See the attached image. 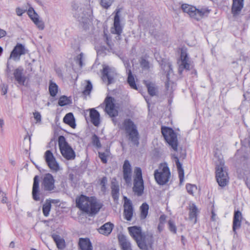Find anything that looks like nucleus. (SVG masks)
Segmentation results:
<instances>
[{"instance_id":"nucleus-1","label":"nucleus","mask_w":250,"mask_h":250,"mask_svg":"<svg viewBox=\"0 0 250 250\" xmlns=\"http://www.w3.org/2000/svg\"><path fill=\"white\" fill-rule=\"evenodd\" d=\"M76 206L81 210L92 216L99 212L103 204L94 197H88L83 195L76 199Z\"/></svg>"},{"instance_id":"nucleus-2","label":"nucleus","mask_w":250,"mask_h":250,"mask_svg":"<svg viewBox=\"0 0 250 250\" xmlns=\"http://www.w3.org/2000/svg\"><path fill=\"white\" fill-rule=\"evenodd\" d=\"M128 230L130 235L135 240L140 249L146 250L147 249L148 246L151 247L153 243L152 236L147 237L142 233L141 227H130L128 228Z\"/></svg>"},{"instance_id":"nucleus-3","label":"nucleus","mask_w":250,"mask_h":250,"mask_svg":"<svg viewBox=\"0 0 250 250\" xmlns=\"http://www.w3.org/2000/svg\"><path fill=\"white\" fill-rule=\"evenodd\" d=\"M124 130L126 134L128 140L131 143L138 146L139 145L140 135L137 125L130 119H125L122 123L120 127Z\"/></svg>"},{"instance_id":"nucleus-4","label":"nucleus","mask_w":250,"mask_h":250,"mask_svg":"<svg viewBox=\"0 0 250 250\" xmlns=\"http://www.w3.org/2000/svg\"><path fill=\"white\" fill-rule=\"evenodd\" d=\"M154 178L158 184L166 185L169 181L170 176L169 169L166 163L161 164L159 168L154 171Z\"/></svg>"},{"instance_id":"nucleus-5","label":"nucleus","mask_w":250,"mask_h":250,"mask_svg":"<svg viewBox=\"0 0 250 250\" xmlns=\"http://www.w3.org/2000/svg\"><path fill=\"white\" fill-rule=\"evenodd\" d=\"M181 8L184 12L187 13L191 18L197 21L200 20L205 15L210 12V10L207 8H202L200 9H197L191 5L183 4Z\"/></svg>"},{"instance_id":"nucleus-6","label":"nucleus","mask_w":250,"mask_h":250,"mask_svg":"<svg viewBox=\"0 0 250 250\" xmlns=\"http://www.w3.org/2000/svg\"><path fill=\"white\" fill-rule=\"evenodd\" d=\"M58 144L62 156L67 160H74L76 157L75 152L71 146L66 142L63 136H60Z\"/></svg>"},{"instance_id":"nucleus-7","label":"nucleus","mask_w":250,"mask_h":250,"mask_svg":"<svg viewBox=\"0 0 250 250\" xmlns=\"http://www.w3.org/2000/svg\"><path fill=\"white\" fill-rule=\"evenodd\" d=\"M216 179L218 185L225 187L229 182V176L224 162L221 161L216 167Z\"/></svg>"},{"instance_id":"nucleus-8","label":"nucleus","mask_w":250,"mask_h":250,"mask_svg":"<svg viewBox=\"0 0 250 250\" xmlns=\"http://www.w3.org/2000/svg\"><path fill=\"white\" fill-rule=\"evenodd\" d=\"M161 130L166 142L175 151H177L178 143L176 133L172 128L168 127H162Z\"/></svg>"},{"instance_id":"nucleus-9","label":"nucleus","mask_w":250,"mask_h":250,"mask_svg":"<svg viewBox=\"0 0 250 250\" xmlns=\"http://www.w3.org/2000/svg\"><path fill=\"white\" fill-rule=\"evenodd\" d=\"M134 173L135 175L134 178L133 191L138 196H141L143 193L144 189L141 168L139 167H135Z\"/></svg>"},{"instance_id":"nucleus-10","label":"nucleus","mask_w":250,"mask_h":250,"mask_svg":"<svg viewBox=\"0 0 250 250\" xmlns=\"http://www.w3.org/2000/svg\"><path fill=\"white\" fill-rule=\"evenodd\" d=\"M103 68L101 71L102 79L104 82H107V85L114 82V78L117 75L116 70L114 68L110 67L106 65H103Z\"/></svg>"},{"instance_id":"nucleus-11","label":"nucleus","mask_w":250,"mask_h":250,"mask_svg":"<svg viewBox=\"0 0 250 250\" xmlns=\"http://www.w3.org/2000/svg\"><path fill=\"white\" fill-rule=\"evenodd\" d=\"M42 187L44 191L54 192L56 188L55 186V179L50 173L45 174L42 182Z\"/></svg>"},{"instance_id":"nucleus-12","label":"nucleus","mask_w":250,"mask_h":250,"mask_svg":"<svg viewBox=\"0 0 250 250\" xmlns=\"http://www.w3.org/2000/svg\"><path fill=\"white\" fill-rule=\"evenodd\" d=\"M120 13V8L116 9L114 12L113 27L111 31L112 33L117 34L118 36H121L123 28V25L121 23Z\"/></svg>"},{"instance_id":"nucleus-13","label":"nucleus","mask_w":250,"mask_h":250,"mask_svg":"<svg viewBox=\"0 0 250 250\" xmlns=\"http://www.w3.org/2000/svg\"><path fill=\"white\" fill-rule=\"evenodd\" d=\"M27 51L24 45L18 43L11 52L9 59H12L15 61H18L20 60L21 56L25 54Z\"/></svg>"},{"instance_id":"nucleus-14","label":"nucleus","mask_w":250,"mask_h":250,"mask_svg":"<svg viewBox=\"0 0 250 250\" xmlns=\"http://www.w3.org/2000/svg\"><path fill=\"white\" fill-rule=\"evenodd\" d=\"M124 216L125 219L131 221L133 214V208L131 201L126 197H124Z\"/></svg>"},{"instance_id":"nucleus-15","label":"nucleus","mask_w":250,"mask_h":250,"mask_svg":"<svg viewBox=\"0 0 250 250\" xmlns=\"http://www.w3.org/2000/svg\"><path fill=\"white\" fill-rule=\"evenodd\" d=\"M104 102L105 103V112L110 117L117 116L118 112L115 109L114 99L111 97H107L104 100Z\"/></svg>"},{"instance_id":"nucleus-16","label":"nucleus","mask_w":250,"mask_h":250,"mask_svg":"<svg viewBox=\"0 0 250 250\" xmlns=\"http://www.w3.org/2000/svg\"><path fill=\"white\" fill-rule=\"evenodd\" d=\"M180 59L181 63L179 65L178 71L179 73L181 74L184 69H186L187 70H190V65L188 63L189 59L188 56V54L186 51L183 50H182L181 51Z\"/></svg>"},{"instance_id":"nucleus-17","label":"nucleus","mask_w":250,"mask_h":250,"mask_svg":"<svg viewBox=\"0 0 250 250\" xmlns=\"http://www.w3.org/2000/svg\"><path fill=\"white\" fill-rule=\"evenodd\" d=\"M123 178L127 185L131 184V167L128 160H125L123 166Z\"/></svg>"},{"instance_id":"nucleus-18","label":"nucleus","mask_w":250,"mask_h":250,"mask_svg":"<svg viewBox=\"0 0 250 250\" xmlns=\"http://www.w3.org/2000/svg\"><path fill=\"white\" fill-rule=\"evenodd\" d=\"M32 193L33 198L35 201H39L40 200L39 177L38 175L35 176L34 178Z\"/></svg>"},{"instance_id":"nucleus-19","label":"nucleus","mask_w":250,"mask_h":250,"mask_svg":"<svg viewBox=\"0 0 250 250\" xmlns=\"http://www.w3.org/2000/svg\"><path fill=\"white\" fill-rule=\"evenodd\" d=\"M242 216L241 212L239 211H235L233 216L232 229L235 234H236V229H239L241 226Z\"/></svg>"},{"instance_id":"nucleus-20","label":"nucleus","mask_w":250,"mask_h":250,"mask_svg":"<svg viewBox=\"0 0 250 250\" xmlns=\"http://www.w3.org/2000/svg\"><path fill=\"white\" fill-rule=\"evenodd\" d=\"M73 14L75 18L77 19L80 22L85 24L88 22V15L83 9H80L79 11L73 13Z\"/></svg>"},{"instance_id":"nucleus-21","label":"nucleus","mask_w":250,"mask_h":250,"mask_svg":"<svg viewBox=\"0 0 250 250\" xmlns=\"http://www.w3.org/2000/svg\"><path fill=\"white\" fill-rule=\"evenodd\" d=\"M118 239L122 250H132L130 241L125 235H120Z\"/></svg>"},{"instance_id":"nucleus-22","label":"nucleus","mask_w":250,"mask_h":250,"mask_svg":"<svg viewBox=\"0 0 250 250\" xmlns=\"http://www.w3.org/2000/svg\"><path fill=\"white\" fill-rule=\"evenodd\" d=\"M244 0H233L231 12L234 16L239 14L243 7Z\"/></svg>"},{"instance_id":"nucleus-23","label":"nucleus","mask_w":250,"mask_h":250,"mask_svg":"<svg viewBox=\"0 0 250 250\" xmlns=\"http://www.w3.org/2000/svg\"><path fill=\"white\" fill-rule=\"evenodd\" d=\"M23 69L18 68L14 72V76L15 80L20 84L24 85L26 80V77L23 75Z\"/></svg>"},{"instance_id":"nucleus-24","label":"nucleus","mask_w":250,"mask_h":250,"mask_svg":"<svg viewBox=\"0 0 250 250\" xmlns=\"http://www.w3.org/2000/svg\"><path fill=\"white\" fill-rule=\"evenodd\" d=\"M79 247L80 250H93L92 244L88 238H80Z\"/></svg>"},{"instance_id":"nucleus-25","label":"nucleus","mask_w":250,"mask_h":250,"mask_svg":"<svg viewBox=\"0 0 250 250\" xmlns=\"http://www.w3.org/2000/svg\"><path fill=\"white\" fill-rule=\"evenodd\" d=\"M114 225L110 222H107L102 225L99 229V232L104 235H108L111 232Z\"/></svg>"},{"instance_id":"nucleus-26","label":"nucleus","mask_w":250,"mask_h":250,"mask_svg":"<svg viewBox=\"0 0 250 250\" xmlns=\"http://www.w3.org/2000/svg\"><path fill=\"white\" fill-rule=\"evenodd\" d=\"M189 218L190 220H193L195 224L197 222V216L199 213L198 209L195 204L192 203L189 205Z\"/></svg>"},{"instance_id":"nucleus-27","label":"nucleus","mask_w":250,"mask_h":250,"mask_svg":"<svg viewBox=\"0 0 250 250\" xmlns=\"http://www.w3.org/2000/svg\"><path fill=\"white\" fill-rule=\"evenodd\" d=\"M91 122L96 126L100 124V114L96 109L92 108L90 110Z\"/></svg>"},{"instance_id":"nucleus-28","label":"nucleus","mask_w":250,"mask_h":250,"mask_svg":"<svg viewBox=\"0 0 250 250\" xmlns=\"http://www.w3.org/2000/svg\"><path fill=\"white\" fill-rule=\"evenodd\" d=\"M114 180V181H112L111 182V194L113 200L117 201L119 196V186L116 182V179Z\"/></svg>"},{"instance_id":"nucleus-29","label":"nucleus","mask_w":250,"mask_h":250,"mask_svg":"<svg viewBox=\"0 0 250 250\" xmlns=\"http://www.w3.org/2000/svg\"><path fill=\"white\" fill-rule=\"evenodd\" d=\"M63 121L72 128L76 127L75 119L72 113L70 112L66 114L63 119Z\"/></svg>"},{"instance_id":"nucleus-30","label":"nucleus","mask_w":250,"mask_h":250,"mask_svg":"<svg viewBox=\"0 0 250 250\" xmlns=\"http://www.w3.org/2000/svg\"><path fill=\"white\" fill-rule=\"evenodd\" d=\"M144 83L146 85L148 92L150 96L156 95L158 88L155 83L148 81H144Z\"/></svg>"},{"instance_id":"nucleus-31","label":"nucleus","mask_w":250,"mask_h":250,"mask_svg":"<svg viewBox=\"0 0 250 250\" xmlns=\"http://www.w3.org/2000/svg\"><path fill=\"white\" fill-rule=\"evenodd\" d=\"M174 161L175 162L176 165L177 166V170L178 171L179 173V177L180 179V183H182L184 180V169L182 167V164L179 162V160L177 156H173Z\"/></svg>"},{"instance_id":"nucleus-32","label":"nucleus","mask_w":250,"mask_h":250,"mask_svg":"<svg viewBox=\"0 0 250 250\" xmlns=\"http://www.w3.org/2000/svg\"><path fill=\"white\" fill-rule=\"evenodd\" d=\"M52 237L56 244L57 247L59 249L62 250L65 247L64 240L61 237L56 234H52Z\"/></svg>"},{"instance_id":"nucleus-33","label":"nucleus","mask_w":250,"mask_h":250,"mask_svg":"<svg viewBox=\"0 0 250 250\" xmlns=\"http://www.w3.org/2000/svg\"><path fill=\"white\" fill-rule=\"evenodd\" d=\"M126 73L128 75L127 80V83L131 88L137 90L138 88L135 83L134 77L132 73L131 69L127 68L126 69Z\"/></svg>"},{"instance_id":"nucleus-34","label":"nucleus","mask_w":250,"mask_h":250,"mask_svg":"<svg viewBox=\"0 0 250 250\" xmlns=\"http://www.w3.org/2000/svg\"><path fill=\"white\" fill-rule=\"evenodd\" d=\"M161 67L166 73H167V79H168V75H169V73L171 71H172L171 64L167 61H162Z\"/></svg>"},{"instance_id":"nucleus-35","label":"nucleus","mask_w":250,"mask_h":250,"mask_svg":"<svg viewBox=\"0 0 250 250\" xmlns=\"http://www.w3.org/2000/svg\"><path fill=\"white\" fill-rule=\"evenodd\" d=\"M31 20L40 30H42L44 28V22L42 21L39 19L38 15H37L33 18L32 17Z\"/></svg>"},{"instance_id":"nucleus-36","label":"nucleus","mask_w":250,"mask_h":250,"mask_svg":"<svg viewBox=\"0 0 250 250\" xmlns=\"http://www.w3.org/2000/svg\"><path fill=\"white\" fill-rule=\"evenodd\" d=\"M148 205L146 203H144L140 207L141 219H145L146 218L148 213Z\"/></svg>"},{"instance_id":"nucleus-37","label":"nucleus","mask_w":250,"mask_h":250,"mask_svg":"<svg viewBox=\"0 0 250 250\" xmlns=\"http://www.w3.org/2000/svg\"><path fill=\"white\" fill-rule=\"evenodd\" d=\"M51 208V205L50 202L48 203L45 201L44 204L42 205V212L44 216L47 217L49 215V213Z\"/></svg>"},{"instance_id":"nucleus-38","label":"nucleus","mask_w":250,"mask_h":250,"mask_svg":"<svg viewBox=\"0 0 250 250\" xmlns=\"http://www.w3.org/2000/svg\"><path fill=\"white\" fill-rule=\"evenodd\" d=\"M71 103V100L69 98L66 96H62L59 100L58 104L61 106H63L70 104Z\"/></svg>"},{"instance_id":"nucleus-39","label":"nucleus","mask_w":250,"mask_h":250,"mask_svg":"<svg viewBox=\"0 0 250 250\" xmlns=\"http://www.w3.org/2000/svg\"><path fill=\"white\" fill-rule=\"evenodd\" d=\"M58 86L55 83H51L49 86L50 94L52 97H55L58 92Z\"/></svg>"},{"instance_id":"nucleus-40","label":"nucleus","mask_w":250,"mask_h":250,"mask_svg":"<svg viewBox=\"0 0 250 250\" xmlns=\"http://www.w3.org/2000/svg\"><path fill=\"white\" fill-rule=\"evenodd\" d=\"M49 167L53 171H57L59 170L60 167L59 164L56 161V159H54V160H52L51 161L49 162V164H47Z\"/></svg>"},{"instance_id":"nucleus-41","label":"nucleus","mask_w":250,"mask_h":250,"mask_svg":"<svg viewBox=\"0 0 250 250\" xmlns=\"http://www.w3.org/2000/svg\"><path fill=\"white\" fill-rule=\"evenodd\" d=\"M44 159L46 164H49V162L51 161L52 160H54L55 158L51 151L48 150L45 152Z\"/></svg>"},{"instance_id":"nucleus-42","label":"nucleus","mask_w":250,"mask_h":250,"mask_svg":"<svg viewBox=\"0 0 250 250\" xmlns=\"http://www.w3.org/2000/svg\"><path fill=\"white\" fill-rule=\"evenodd\" d=\"M86 85L84 87V89L83 91V93L84 95H88L90 94L92 89V84L90 81H86Z\"/></svg>"},{"instance_id":"nucleus-43","label":"nucleus","mask_w":250,"mask_h":250,"mask_svg":"<svg viewBox=\"0 0 250 250\" xmlns=\"http://www.w3.org/2000/svg\"><path fill=\"white\" fill-rule=\"evenodd\" d=\"M92 143L93 146L97 148H101L102 146L99 137L96 134H94L92 137Z\"/></svg>"},{"instance_id":"nucleus-44","label":"nucleus","mask_w":250,"mask_h":250,"mask_svg":"<svg viewBox=\"0 0 250 250\" xmlns=\"http://www.w3.org/2000/svg\"><path fill=\"white\" fill-rule=\"evenodd\" d=\"M113 1L114 0H101L100 3L103 7L107 9L111 6Z\"/></svg>"},{"instance_id":"nucleus-45","label":"nucleus","mask_w":250,"mask_h":250,"mask_svg":"<svg viewBox=\"0 0 250 250\" xmlns=\"http://www.w3.org/2000/svg\"><path fill=\"white\" fill-rule=\"evenodd\" d=\"M186 189L189 194L193 195L194 192L197 189V187L194 185L188 184L186 185Z\"/></svg>"},{"instance_id":"nucleus-46","label":"nucleus","mask_w":250,"mask_h":250,"mask_svg":"<svg viewBox=\"0 0 250 250\" xmlns=\"http://www.w3.org/2000/svg\"><path fill=\"white\" fill-rule=\"evenodd\" d=\"M169 230L174 233H176L177 229L174 222L172 220H169L168 222Z\"/></svg>"},{"instance_id":"nucleus-47","label":"nucleus","mask_w":250,"mask_h":250,"mask_svg":"<svg viewBox=\"0 0 250 250\" xmlns=\"http://www.w3.org/2000/svg\"><path fill=\"white\" fill-rule=\"evenodd\" d=\"M107 182V179L106 177H103L100 182V185L101 186V190L103 191H104L106 190V184Z\"/></svg>"},{"instance_id":"nucleus-48","label":"nucleus","mask_w":250,"mask_h":250,"mask_svg":"<svg viewBox=\"0 0 250 250\" xmlns=\"http://www.w3.org/2000/svg\"><path fill=\"white\" fill-rule=\"evenodd\" d=\"M140 65L141 67L144 69H147L149 67L148 62L145 59H142L140 62Z\"/></svg>"},{"instance_id":"nucleus-49","label":"nucleus","mask_w":250,"mask_h":250,"mask_svg":"<svg viewBox=\"0 0 250 250\" xmlns=\"http://www.w3.org/2000/svg\"><path fill=\"white\" fill-rule=\"evenodd\" d=\"M99 157L103 163H107V157L108 156L104 152H99Z\"/></svg>"},{"instance_id":"nucleus-50","label":"nucleus","mask_w":250,"mask_h":250,"mask_svg":"<svg viewBox=\"0 0 250 250\" xmlns=\"http://www.w3.org/2000/svg\"><path fill=\"white\" fill-rule=\"evenodd\" d=\"M27 14H28V16H29V17L31 18V19H32V17L33 18L34 16L38 15L37 13L34 10V8L32 7H30L28 9V10L27 11Z\"/></svg>"},{"instance_id":"nucleus-51","label":"nucleus","mask_w":250,"mask_h":250,"mask_svg":"<svg viewBox=\"0 0 250 250\" xmlns=\"http://www.w3.org/2000/svg\"><path fill=\"white\" fill-rule=\"evenodd\" d=\"M33 115L35 119L37 122H41V115L39 112H35L33 113Z\"/></svg>"},{"instance_id":"nucleus-52","label":"nucleus","mask_w":250,"mask_h":250,"mask_svg":"<svg viewBox=\"0 0 250 250\" xmlns=\"http://www.w3.org/2000/svg\"><path fill=\"white\" fill-rule=\"evenodd\" d=\"M26 10H23L20 7H17L16 9V12L18 16H21Z\"/></svg>"},{"instance_id":"nucleus-53","label":"nucleus","mask_w":250,"mask_h":250,"mask_svg":"<svg viewBox=\"0 0 250 250\" xmlns=\"http://www.w3.org/2000/svg\"><path fill=\"white\" fill-rule=\"evenodd\" d=\"M83 54L81 53L78 57V63L80 67H82V66L83 65Z\"/></svg>"},{"instance_id":"nucleus-54","label":"nucleus","mask_w":250,"mask_h":250,"mask_svg":"<svg viewBox=\"0 0 250 250\" xmlns=\"http://www.w3.org/2000/svg\"><path fill=\"white\" fill-rule=\"evenodd\" d=\"M72 7L74 13L79 11L80 9H82V7H80L79 5L76 3H74L72 5Z\"/></svg>"},{"instance_id":"nucleus-55","label":"nucleus","mask_w":250,"mask_h":250,"mask_svg":"<svg viewBox=\"0 0 250 250\" xmlns=\"http://www.w3.org/2000/svg\"><path fill=\"white\" fill-rule=\"evenodd\" d=\"M46 201L48 203L50 202V204L51 205V204H58L60 202V200L59 199H46Z\"/></svg>"},{"instance_id":"nucleus-56","label":"nucleus","mask_w":250,"mask_h":250,"mask_svg":"<svg viewBox=\"0 0 250 250\" xmlns=\"http://www.w3.org/2000/svg\"><path fill=\"white\" fill-rule=\"evenodd\" d=\"M1 197H2V199H1V203H3V204L6 203L7 201V198L6 197V193H4V194H3L1 196Z\"/></svg>"},{"instance_id":"nucleus-57","label":"nucleus","mask_w":250,"mask_h":250,"mask_svg":"<svg viewBox=\"0 0 250 250\" xmlns=\"http://www.w3.org/2000/svg\"><path fill=\"white\" fill-rule=\"evenodd\" d=\"M1 91L2 93V95H5L7 92V86L3 85L1 87Z\"/></svg>"},{"instance_id":"nucleus-58","label":"nucleus","mask_w":250,"mask_h":250,"mask_svg":"<svg viewBox=\"0 0 250 250\" xmlns=\"http://www.w3.org/2000/svg\"><path fill=\"white\" fill-rule=\"evenodd\" d=\"M166 219V216L165 215H162L160 216L159 221L160 223H163L165 222Z\"/></svg>"},{"instance_id":"nucleus-59","label":"nucleus","mask_w":250,"mask_h":250,"mask_svg":"<svg viewBox=\"0 0 250 250\" xmlns=\"http://www.w3.org/2000/svg\"><path fill=\"white\" fill-rule=\"evenodd\" d=\"M6 34V32L5 30L0 29V38L5 36Z\"/></svg>"},{"instance_id":"nucleus-60","label":"nucleus","mask_w":250,"mask_h":250,"mask_svg":"<svg viewBox=\"0 0 250 250\" xmlns=\"http://www.w3.org/2000/svg\"><path fill=\"white\" fill-rule=\"evenodd\" d=\"M169 85H170V83H169V78H168V79H167V81L165 83V86L167 90H170V91H171L172 90L171 89H169Z\"/></svg>"},{"instance_id":"nucleus-61","label":"nucleus","mask_w":250,"mask_h":250,"mask_svg":"<svg viewBox=\"0 0 250 250\" xmlns=\"http://www.w3.org/2000/svg\"><path fill=\"white\" fill-rule=\"evenodd\" d=\"M164 228V224L159 223L158 229H159V231H161Z\"/></svg>"},{"instance_id":"nucleus-62","label":"nucleus","mask_w":250,"mask_h":250,"mask_svg":"<svg viewBox=\"0 0 250 250\" xmlns=\"http://www.w3.org/2000/svg\"><path fill=\"white\" fill-rule=\"evenodd\" d=\"M215 216H216V214H215L214 212L212 210L211 211V219L212 221H215Z\"/></svg>"},{"instance_id":"nucleus-63","label":"nucleus","mask_w":250,"mask_h":250,"mask_svg":"<svg viewBox=\"0 0 250 250\" xmlns=\"http://www.w3.org/2000/svg\"><path fill=\"white\" fill-rule=\"evenodd\" d=\"M107 156L110 155V149L108 148H106L104 152Z\"/></svg>"},{"instance_id":"nucleus-64","label":"nucleus","mask_w":250,"mask_h":250,"mask_svg":"<svg viewBox=\"0 0 250 250\" xmlns=\"http://www.w3.org/2000/svg\"><path fill=\"white\" fill-rule=\"evenodd\" d=\"M6 73H7V75L8 77H9L8 76V74L10 72V68H9V64L7 63V68H6Z\"/></svg>"}]
</instances>
